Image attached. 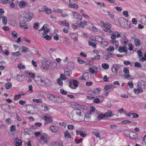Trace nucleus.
Listing matches in <instances>:
<instances>
[{
    "label": "nucleus",
    "instance_id": "obj_64",
    "mask_svg": "<svg viewBox=\"0 0 146 146\" xmlns=\"http://www.w3.org/2000/svg\"><path fill=\"white\" fill-rule=\"evenodd\" d=\"M93 102L96 103H99L100 102V100L97 98H95L94 99Z\"/></svg>",
    "mask_w": 146,
    "mask_h": 146
},
{
    "label": "nucleus",
    "instance_id": "obj_32",
    "mask_svg": "<svg viewBox=\"0 0 146 146\" xmlns=\"http://www.w3.org/2000/svg\"><path fill=\"white\" fill-rule=\"evenodd\" d=\"M65 43V45L66 46L70 45V42L69 39L67 37H66L64 38Z\"/></svg>",
    "mask_w": 146,
    "mask_h": 146
},
{
    "label": "nucleus",
    "instance_id": "obj_42",
    "mask_svg": "<svg viewBox=\"0 0 146 146\" xmlns=\"http://www.w3.org/2000/svg\"><path fill=\"white\" fill-rule=\"evenodd\" d=\"M89 71L92 74H94L95 73L96 74L97 73V71H95L91 67H90L89 68Z\"/></svg>",
    "mask_w": 146,
    "mask_h": 146
},
{
    "label": "nucleus",
    "instance_id": "obj_48",
    "mask_svg": "<svg viewBox=\"0 0 146 146\" xmlns=\"http://www.w3.org/2000/svg\"><path fill=\"white\" fill-rule=\"evenodd\" d=\"M73 84L76 87H78V82L76 80H73L72 81Z\"/></svg>",
    "mask_w": 146,
    "mask_h": 146
},
{
    "label": "nucleus",
    "instance_id": "obj_39",
    "mask_svg": "<svg viewBox=\"0 0 146 146\" xmlns=\"http://www.w3.org/2000/svg\"><path fill=\"white\" fill-rule=\"evenodd\" d=\"M102 67L103 68L106 69H108L109 67V65L107 64L106 63H103L102 64Z\"/></svg>",
    "mask_w": 146,
    "mask_h": 146
},
{
    "label": "nucleus",
    "instance_id": "obj_38",
    "mask_svg": "<svg viewBox=\"0 0 146 146\" xmlns=\"http://www.w3.org/2000/svg\"><path fill=\"white\" fill-rule=\"evenodd\" d=\"M79 134L81 137H83L86 136L87 135L85 132L81 131H79Z\"/></svg>",
    "mask_w": 146,
    "mask_h": 146
},
{
    "label": "nucleus",
    "instance_id": "obj_46",
    "mask_svg": "<svg viewBox=\"0 0 146 146\" xmlns=\"http://www.w3.org/2000/svg\"><path fill=\"white\" fill-rule=\"evenodd\" d=\"M17 33L15 31H14L12 33V36L14 38H17L18 37L17 35Z\"/></svg>",
    "mask_w": 146,
    "mask_h": 146
},
{
    "label": "nucleus",
    "instance_id": "obj_40",
    "mask_svg": "<svg viewBox=\"0 0 146 146\" xmlns=\"http://www.w3.org/2000/svg\"><path fill=\"white\" fill-rule=\"evenodd\" d=\"M134 66L137 68H141L142 66L141 64L137 62H135L134 63Z\"/></svg>",
    "mask_w": 146,
    "mask_h": 146
},
{
    "label": "nucleus",
    "instance_id": "obj_49",
    "mask_svg": "<svg viewBox=\"0 0 146 146\" xmlns=\"http://www.w3.org/2000/svg\"><path fill=\"white\" fill-rule=\"evenodd\" d=\"M143 18L141 19V21L143 22V23L144 24L146 25V16L145 15H143Z\"/></svg>",
    "mask_w": 146,
    "mask_h": 146
},
{
    "label": "nucleus",
    "instance_id": "obj_28",
    "mask_svg": "<svg viewBox=\"0 0 146 146\" xmlns=\"http://www.w3.org/2000/svg\"><path fill=\"white\" fill-rule=\"evenodd\" d=\"M21 48V49L22 50L21 51L22 52L27 53L29 51L28 48L25 46H22Z\"/></svg>",
    "mask_w": 146,
    "mask_h": 146
},
{
    "label": "nucleus",
    "instance_id": "obj_21",
    "mask_svg": "<svg viewBox=\"0 0 146 146\" xmlns=\"http://www.w3.org/2000/svg\"><path fill=\"white\" fill-rule=\"evenodd\" d=\"M52 82L50 80L46 78L44 86H46L47 87L50 86L52 84Z\"/></svg>",
    "mask_w": 146,
    "mask_h": 146
},
{
    "label": "nucleus",
    "instance_id": "obj_4",
    "mask_svg": "<svg viewBox=\"0 0 146 146\" xmlns=\"http://www.w3.org/2000/svg\"><path fill=\"white\" fill-rule=\"evenodd\" d=\"M137 90H134V91L137 90L139 92H142L143 90L142 88L146 89V82L142 80L139 81L137 85Z\"/></svg>",
    "mask_w": 146,
    "mask_h": 146
},
{
    "label": "nucleus",
    "instance_id": "obj_12",
    "mask_svg": "<svg viewBox=\"0 0 146 146\" xmlns=\"http://www.w3.org/2000/svg\"><path fill=\"white\" fill-rule=\"evenodd\" d=\"M72 15L74 18L75 19L81 20L82 19V16L80 15H78L77 13L76 12H74L72 13Z\"/></svg>",
    "mask_w": 146,
    "mask_h": 146
},
{
    "label": "nucleus",
    "instance_id": "obj_61",
    "mask_svg": "<svg viewBox=\"0 0 146 146\" xmlns=\"http://www.w3.org/2000/svg\"><path fill=\"white\" fill-rule=\"evenodd\" d=\"M22 95L21 94H19L17 95H16L14 97V100H18L20 98Z\"/></svg>",
    "mask_w": 146,
    "mask_h": 146
},
{
    "label": "nucleus",
    "instance_id": "obj_44",
    "mask_svg": "<svg viewBox=\"0 0 146 146\" xmlns=\"http://www.w3.org/2000/svg\"><path fill=\"white\" fill-rule=\"evenodd\" d=\"M77 59L78 62L80 64H82L85 62V61L81 59L80 58H78Z\"/></svg>",
    "mask_w": 146,
    "mask_h": 146
},
{
    "label": "nucleus",
    "instance_id": "obj_16",
    "mask_svg": "<svg viewBox=\"0 0 146 146\" xmlns=\"http://www.w3.org/2000/svg\"><path fill=\"white\" fill-rule=\"evenodd\" d=\"M118 50L120 53L126 52L127 51V47L126 46H123V47L120 46Z\"/></svg>",
    "mask_w": 146,
    "mask_h": 146
},
{
    "label": "nucleus",
    "instance_id": "obj_53",
    "mask_svg": "<svg viewBox=\"0 0 146 146\" xmlns=\"http://www.w3.org/2000/svg\"><path fill=\"white\" fill-rule=\"evenodd\" d=\"M60 77L62 80H65L66 78V75L62 74H60Z\"/></svg>",
    "mask_w": 146,
    "mask_h": 146
},
{
    "label": "nucleus",
    "instance_id": "obj_15",
    "mask_svg": "<svg viewBox=\"0 0 146 146\" xmlns=\"http://www.w3.org/2000/svg\"><path fill=\"white\" fill-rule=\"evenodd\" d=\"M40 141L43 142V144H46L48 143V141L47 139L44 136L41 135L40 137Z\"/></svg>",
    "mask_w": 146,
    "mask_h": 146
},
{
    "label": "nucleus",
    "instance_id": "obj_51",
    "mask_svg": "<svg viewBox=\"0 0 146 146\" xmlns=\"http://www.w3.org/2000/svg\"><path fill=\"white\" fill-rule=\"evenodd\" d=\"M88 74L87 73H84V74L83 76L79 78V79L82 80H86V78L84 76H87Z\"/></svg>",
    "mask_w": 146,
    "mask_h": 146
},
{
    "label": "nucleus",
    "instance_id": "obj_55",
    "mask_svg": "<svg viewBox=\"0 0 146 146\" xmlns=\"http://www.w3.org/2000/svg\"><path fill=\"white\" fill-rule=\"evenodd\" d=\"M123 72L126 74H128L129 73V68L127 67L124 68L123 69Z\"/></svg>",
    "mask_w": 146,
    "mask_h": 146
},
{
    "label": "nucleus",
    "instance_id": "obj_13",
    "mask_svg": "<svg viewBox=\"0 0 146 146\" xmlns=\"http://www.w3.org/2000/svg\"><path fill=\"white\" fill-rule=\"evenodd\" d=\"M22 142L21 140L17 138L15 139L14 144L15 146H21Z\"/></svg>",
    "mask_w": 146,
    "mask_h": 146
},
{
    "label": "nucleus",
    "instance_id": "obj_50",
    "mask_svg": "<svg viewBox=\"0 0 146 146\" xmlns=\"http://www.w3.org/2000/svg\"><path fill=\"white\" fill-rule=\"evenodd\" d=\"M57 82L60 86H62L63 85V83L62 80L60 78H59L57 80Z\"/></svg>",
    "mask_w": 146,
    "mask_h": 146
},
{
    "label": "nucleus",
    "instance_id": "obj_24",
    "mask_svg": "<svg viewBox=\"0 0 146 146\" xmlns=\"http://www.w3.org/2000/svg\"><path fill=\"white\" fill-rule=\"evenodd\" d=\"M105 117H110L112 115V113L111 110H108L107 112L104 114Z\"/></svg>",
    "mask_w": 146,
    "mask_h": 146
},
{
    "label": "nucleus",
    "instance_id": "obj_10",
    "mask_svg": "<svg viewBox=\"0 0 146 146\" xmlns=\"http://www.w3.org/2000/svg\"><path fill=\"white\" fill-rule=\"evenodd\" d=\"M24 133L25 135H31L33 134V132L30 128H26L24 129Z\"/></svg>",
    "mask_w": 146,
    "mask_h": 146
},
{
    "label": "nucleus",
    "instance_id": "obj_25",
    "mask_svg": "<svg viewBox=\"0 0 146 146\" xmlns=\"http://www.w3.org/2000/svg\"><path fill=\"white\" fill-rule=\"evenodd\" d=\"M69 7L71 8H74L75 9L78 8V5L76 4H74L72 3H70L68 5Z\"/></svg>",
    "mask_w": 146,
    "mask_h": 146
},
{
    "label": "nucleus",
    "instance_id": "obj_7",
    "mask_svg": "<svg viewBox=\"0 0 146 146\" xmlns=\"http://www.w3.org/2000/svg\"><path fill=\"white\" fill-rule=\"evenodd\" d=\"M47 97L50 100L54 102H57V100L59 99V97L58 96L50 94H48Z\"/></svg>",
    "mask_w": 146,
    "mask_h": 146
},
{
    "label": "nucleus",
    "instance_id": "obj_62",
    "mask_svg": "<svg viewBox=\"0 0 146 146\" xmlns=\"http://www.w3.org/2000/svg\"><path fill=\"white\" fill-rule=\"evenodd\" d=\"M103 80L105 82H108L109 81V79L106 75L104 76Z\"/></svg>",
    "mask_w": 146,
    "mask_h": 146
},
{
    "label": "nucleus",
    "instance_id": "obj_11",
    "mask_svg": "<svg viewBox=\"0 0 146 146\" xmlns=\"http://www.w3.org/2000/svg\"><path fill=\"white\" fill-rule=\"evenodd\" d=\"M96 40L95 38L90 39L88 42L89 45L92 46L94 48H96V46L95 44Z\"/></svg>",
    "mask_w": 146,
    "mask_h": 146
},
{
    "label": "nucleus",
    "instance_id": "obj_29",
    "mask_svg": "<svg viewBox=\"0 0 146 146\" xmlns=\"http://www.w3.org/2000/svg\"><path fill=\"white\" fill-rule=\"evenodd\" d=\"M134 42L136 46H139L140 45V40L138 38L134 40Z\"/></svg>",
    "mask_w": 146,
    "mask_h": 146
},
{
    "label": "nucleus",
    "instance_id": "obj_14",
    "mask_svg": "<svg viewBox=\"0 0 146 146\" xmlns=\"http://www.w3.org/2000/svg\"><path fill=\"white\" fill-rule=\"evenodd\" d=\"M24 75L21 74H17V80L19 82H22L24 80L25 78Z\"/></svg>",
    "mask_w": 146,
    "mask_h": 146
},
{
    "label": "nucleus",
    "instance_id": "obj_6",
    "mask_svg": "<svg viewBox=\"0 0 146 146\" xmlns=\"http://www.w3.org/2000/svg\"><path fill=\"white\" fill-rule=\"evenodd\" d=\"M112 26V25L110 24L109 23L106 22L105 23H103L102 27L105 28V29H103V31L104 32H106L107 33L110 35L112 33V31L110 29V28Z\"/></svg>",
    "mask_w": 146,
    "mask_h": 146
},
{
    "label": "nucleus",
    "instance_id": "obj_36",
    "mask_svg": "<svg viewBox=\"0 0 146 146\" xmlns=\"http://www.w3.org/2000/svg\"><path fill=\"white\" fill-rule=\"evenodd\" d=\"M44 11H45L46 13L47 14H50L52 13L51 9L48 8H45L44 9Z\"/></svg>",
    "mask_w": 146,
    "mask_h": 146
},
{
    "label": "nucleus",
    "instance_id": "obj_37",
    "mask_svg": "<svg viewBox=\"0 0 146 146\" xmlns=\"http://www.w3.org/2000/svg\"><path fill=\"white\" fill-rule=\"evenodd\" d=\"M104 117V114L101 113L98 115L97 119L98 120H100L103 119Z\"/></svg>",
    "mask_w": 146,
    "mask_h": 146
},
{
    "label": "nucleus",
    "instance_id": "obj_19",
    "mask_svg": "<svg viewBox=\"0 0 146 146\" xmlns=\"http://www.w3.org/2000/svg\"><path fill=\"white\" fill-rule=\"evenodd\" d=\"M129 136L131 138L134 139H136L138 135L136 133L131 132L130 133Z\"/></svg>",
    "mask_w": 146,
    "mask_h": 146
},
{
    "label": "nucleus",
    "instance_id": "obj_3",
    "mask_svg": "<svg viewBox=\"0 0 146 146\" xmlns=\"http://www.w3.org/2000/svg\"><path fill=\"white\" fill-rule=\"evenodd\" d=\"M127 22V20L122 18H120L119 19V23L122 27L127 29L131 28V27L130 26L131 24L128 25Z\"/></svg>",
    "mask_w": 146,
    "mask_h": 146
},
{
    "label": "nucleus",
    "instance_id": "obj_33",
    "mask_svg": "<svg viewBox=\"0 0 146 146\" xmlns=\"http://www.w3.org/2000/svg\"><path fill=\"white\" fill-rule=\"evenodd\" d=\"M100 89L99 88H97L93 90L94 95L98 94L100 92Z\"/></svg>",
    "mask_w": 146,
    "mask_h": 146
},
{
    "label": "nucleus",
    "instance_id": "obj_35",
    "mask_svg": "<svg viewBox=\"0 0 146 146\" xmlns=\"http://www.w3.org/2000/svg\"><path fill=\"white\" fill-rule=\"evenodd\" d=\"M33 101L34 102H36L38 103H42V100L41 99H33Z\"/></svg>",
    "mask_w": 146,
    "mask_h": 146
},
{
    "label": "nucleus",
    "instance_id": "obj_20",
    "mask_svg": "<svg viewBox=\"0 0 146 146\" xmlns=\"http://www.w3.org/2000/svg\"><path fill=\"white\" fill-rule=\"evenodd\" d=\"M119 68V67L118 65L116 64H115L113 66L111 70L113 72L117 73Z\"/></svg>",
    "mask_w": 146,
    "mask_h": 146
},
{
    "label": "nucleus",
    "instance_id": "obj_54",
    "mask_svg": "<svg viewBox=\"0 0 146 146\" xmlns=\"http://www.w3.org/2000/svg\"><path fill=\"white\" fill-rule=\"evenodd\" d=\"M60 93L63 95H66L67 94V92L63 89H60Z\"/></svg>",
    "mask_w": 146,
    "mask_h": 146
},
{
    "label": "nucleus",
    "instance_id": "obj_26",
    "mask_svg": "<svg viewBox=\"0 0 146 146\" xmlns=\"http://www.w3.org/2000/svg\"><path fill=\"white\" fill-rule=\"evenodd\" d=\"M64 135L65 137L66 138L70 139L71 138V135L67 130L65 132Z\"/></svg>",
    "mask_w": 146,
    "mask_h": 146
},
{
    "label": "nucleus",
    "instance_id": "obj_58",
    "mask_svg": "<svg viewBox=\"0 0 146 146\" xmlns=\"http://www.w3.org/2000/svg\"><path fill=\"white\" fill-rule=\"evenodd\" d=\"M72 27L74 29H78L79 27V25H76L74 23L72 24Z\"/></svg>",
    "mask_w": 146,
    "mask_h": 146
},
{
    "label": "nucleus",
    "instance_id": "obj_43",
    "mask_svg": "<svg viewBox=\"0 0 146 146\" xmlns=\"http://www.w3.org/2000/svg\"><path fill=\"white\" fill-rule=\"evenodd\" d=\"M21 54L19 51H17L15 52H12V55L14 56L17 57L19 55H21Z\"/></svg>",
    "mask_w": 146,
    "mask_h": 146
},
{
    "label": "nucleus",
    "instance_id": "obj_57",
    "mask_svg": "<svg viewBox=\"0 0 146 146\" xmlns=\"http://www.w3.org/2000/svg\"><path fill=\"white\" fill-rule=\"evenodd\" d=\"M69 27H66V28H64L62 30L63 32L66 33H67L69 29Z\"/></svg>",
    "mask_w": 146,
    "mask_h": 146
},
{
    "label": "nucleus",
    "instance_id": "obj_9",
    "mask_svg": "<svg viewBox=\"0 0 146 146\" xmlns=\"http://www.w3.org/2000/svg\"><path fill=\"white\" fill-rule=\"evenodd\" d=\"M50 63L48 60L46 61L45 62L42 63V68L45 70L48 69L50 66Z\"/></svg>",
    "mask_w": 146,
    "mask_h": 146
},
{
    "label": "nucleus",
    "instance_id": "obj_56",
    "mask_svg": "<svg viewBox=\"0 0 146 146\" xmlns=\"http://www.w3.org/2000/svg\"><path fill=\"white\" fill-rule=\"evenodd\" d=\"M64 100L62 98H59V99L57 100V102L58 103H63L64 102Z\"/></svg>",
    "mask_w": 146,
    "mask_h": 146
},
{
    "label": "nucleus",
    "instance_id": "obj_8",
    "mask_svg": "<svg viewBox=\"0 0 146 146\" xmlns=\"http://www.w3.org/2000/svg\"><path fill=\"white\" fill-rule=\"evenodd\" d=\"M42 118L45 121L44 123L45 125L53 121L52 119L50 117H48L46 115L43 116Z\"/></svg>",
    "mask_w": 146,
    "mask_h": 146
},
{
    "label": "nucleus",
    "instance_id": "obj_63",
    "mask_svg": "<svg viewBox=\"0 0 146 146\" xmlns=\"http://www.w3.org/2000/svg\"><path fill=\"white\" fill-rule=\"evenodd\" d=\"M39 25V24L37 23H35L34 24L33 27L35 29H38V28Z\"/></svg>",
    "mask_w": 146,
    "mask_h": 146
},
{
    "label": "nucleus",
    "instance_id": "obj_27",
    "mask_svg": "<svg viewBox=\"0 0 146 146\" xmlns=\"http://www.w3.org/2000/svg\"><path fill=\"white\" fill-rule=\"evenodd\" d=\"M26 4L25 2L24 1H21L19 3V5L21 8H23L26 6Z\"/></svg>",
    "mask_w": 146,
    "mask_h": 146
},
{
    "label": "nucleus",
    "instance_id": "obj_18",
    "mask_svg": "<svg viewBox=\"0 0 146 146\" xmlns=\"http://www.w3.org/2000/svg\"><path fill=\"white\" fill-rule=\"evenodd\" d=\"M50 130L52 132H56L58 131L59 128L57 126L52 125L50 127Z\"/></svg>",
    "mask_w": 146,
    "mask_h": 146
},
{
    "label": "nucleus",
    "instance_id": "obj_60",
    "mask_svg": "<svg viewBox=\"0 0 146 146\" xmlns=\"http://www.w3.org/2000/svg\"><path fill=\"white\" fill-rule=\"evenodd\" d=\"M44 33L42 34V37H43L45 34H47L49 31V29L47 28L44 29Z\"/></svg>",
    "mask_w": 146,
    "mask_h": 146
},
{
    "label": "nucleus",
    "instance_id": "obj_31",
    "mask_svg": "<svg viewBox=\"0 0 146 146\" xmlns=\"http://www.w3.org/2000/svg\"><path fill=\"white\" fill-rule=\"evenodd\" d=\"M64 73L68 76H70L72 74V71L69 69H66L64 70Z\"/></svg>",
    "mask_w": 146,
    "mask_h": 146
},
{
    "label": "nucleus",
    "instance_id": "obj_2",
    "mask_svg": "<svg viewBox=\"0 0 146 146\" xmlns=\"http://www.w3.org/2000/svg\"><path fill=\"white\" fill-rule=\"evenodd\" d=\"M33 18V14L30 13H25L23 16L20 18V27L25 29H27L28 27L26 22L30 21Z\"/></svg>",
    "mask_w": 146,
    "mask_h": 146
},
{
    "label": "nucleus",
    "instance_id": "obj_59",
    "mask_svg": "<svg viewBox=\"0 0 146 146\" xmlns=\"http://www.w3.org/2000/svg\"><path fill=\"white\" fill-rule=\"evenodd\" d=\"M107 13L108 14V15L110 16L111 18H114V15L113 13H111L110 12L108 11Z\"/></svg>",
    "mask_w": 146,
    "mask_h": 146
},
{
    "label": "nucleus",
    "instance_id": "obj_1",
    "mask_svg": "<svg viewBox=\"0 0 146 146\" xmlns=\"http://www.w3.org/2000/svg\"><path fill=\"white\" fill-rule=\"evenodd\" d=\"M69 117L73 121L77 122H82L84 120L85 117L79 109H76L73 110L69 115Z\"/></svg>",
    "mask_w": 146,
    "mask_h": 146
},
{
    "label": "nucleus",
    "instance_id": "obj_47",
    "mask_svg": "<svg viewBox=\"0 0 146 146\" xmlns=\"http://www.w3.org/2000/svg\"><path fill=\"white\" fill-rule=\"evenodd\" d=\"M46 40H49L51 39L52 37L51 36H49L48 35H46L45 36H43V37Z\"/></svg>",
    "mask_w": 146,
    "mask_h": 146
},
{
    "label": "nucleus",
    "instance_id": "obj_17",
    "mask_svg": "<svg viewBox=\"0 0 146 146\" xmlns=\"http://www.w3.org/2000/svg\"><path fill=\"white\" fill-rule=\"evenodd\" d=\"M58 23L60 25H62L64 26H66V27H69V23L66 21H58Z\"/></svg>",
    "mask_w": 146,
    "mask_h": 146
},
{
    "label": "nucleus",
    "instance_id": "obj_45",
    "mask_svg": "<svg viewBox=\"0 0 146 146\" xmlns=\"http://www.w3.org/2000/svg\"><path fill=\"white\" fill-rule=\"evenodd\" d=\"M112 86L113 85H106L105 86L104 89L106 90H108L111 89L112 88Z\"/></svg>",
    "mask_w": 146,
    "mask_h": 146
},
{
    "label": "nucleus",
    "instance_id": "obj_23",
    "mask_svg": "<svg viewBox=\"0 0 146 146\" xmlns=\"http://www.w3.org/2000/svg\"><path fill=\"white\" fill-rule=\"evenodd\" d=\"M79 25L80 28H83L84 27V25H87V22L86 21L84 20L83 21L80 22Z\"/></svg>",
    "mask_w": 146,
    "mask_h": 146
},
{
    "label": "nucleus",
    "instance_id": "obj_41",
    "mask_svg": "<svg viewBox=\"0 0 146 146\" xmlns=\"http://www.w3.org/2000/svg\"><path fill=\"white\" fill-rule=\"evenodd\" d=\"M139 60L140 62H143L146 60V58L145 57L143 56V55L141 56H139Z\"/></svg>",
    "mask_w": 146,
    "mask_h": 146
},
{
    "label": "nucleus",
    "instance_id": "obj_22",
    "mask_svg": "<svg viewBox=\"0 0 146 146\" xmlns=\"http://www.w3.org/2000/svg\"><path fill=\"white\" fill-rule=\"evenodd\" d=\"M91 113L90 112L87 113H86L84 116L85 117L84 121L85 122H88L89 120L86 119H90V115Z\"/></svg>",
    "mask_w": 146,
    "mask_h": 146
},
{
    "label": "nucleus",
    "instance_id": "obj_5",
    "mask_svg": "<svg viewBox=\"0 0 146 146\" xmlns=\"http://www.w3.org/2000/svg\"><path fill=\"white\" fill-rule=\"evenodd\" d=\"M46 80V78L42 76H38L35 80L38 85L44 86Z\"/></svg>",
    "mask_w": 146,
    "mask_h": 146
},
{
    "label": "nucleus",
    "instance_id": "obj_34",
    "mask_svg": "<svg viewBox=\"0 0 146 146\" xmlns=\"http://www.w3.org/2000/svg\"><path fill=\"white\" fill-rule=\"evenodd\" d=\"M101 46L102 47H104L106 46L108 44L107 41H102L101 42Z\"/></svg>",
    "mask_w": 146,
    "mask_h": 146
},
{
    "label": "nucleus",
    "instance_id": "obj_30",
    "mask_svg": "<svg viewBox=\"0 0 146 146\" xmlns=\"http://www.w3.org/2000/svg\"><path fill=\"white\" fill-rule=\"evenodd\" d=\"M5 87L7 89H9L12 87V84L9 82H7L5 84Z\"/></svg>",
    "mask_w": 146,
    "mask_h": 146
},
{
    "label": "nucleus",
    "instance_id": "obj_52",
    "mask_svg": "<svg viewBox=\"0 0 146 146\" xmlns=\"http://www.w3.org/2000/svg\"><path fill=\"white\" fill-rule=\"evenodd\" d=\"M18 67L19 68L21 69H25V66L22 64L21 63H20L18 65Z\"/></svg>",
    "mask_w": 146,
    "mask_h": 146
}]
</instances>
